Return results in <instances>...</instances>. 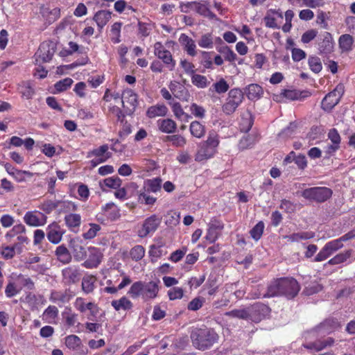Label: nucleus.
Instances as JSON below:
<instances>
[{
    "mask_svg": "<svg viewBox=\"0 0 355 355\" xmlns=\"http://www.w3.org/2000/svg\"><path fill=\"white\" fill-rule=\"evenodd\" d=\"M101 253L95 248H89V259L85 262V266L87 268H96L101 261Z\"/></svg>",
    "mask_w": 355,
    "mask_h": 355,
    "instance_id": "28",
    "label": "nucleus"
},
{
    "mask_svg": "<svg viewBox=\"0 0 355 355\" xmlns=\"http://www.w3.org/2000/svg\"><path fill=\"white\" fill-rule=\"evenodd\" d=\"M263 94L261 86L257 84H251L246 88V95L250 100L258 99Z\"/></svg>",
    "mask_w": 355,
    "mask_h": 355,
    "instance_id": "41",
    "label": "nucleus"
},
{
    "mask_svg": "<svg viewBox=\"0 0 355 355\" xmlns=\"http://www.w3.org/2000/svg\"><path fill=\"white\" fill-rule=\"evenodd\" d=\"M191 339L196 349L205 350L218 341V336L211 329L196 328L191 331Z\"/></svg>",
    "mask_w": 355,
    "mask_h": 355,
    "instance_id": "3",
    "label": "nucleus"
},
{
    "mask_svg": "<svg viewBox=\"0 0 355 355\" xmlns=\"http://www.w3.org/2000/svg\"><path fill=\"white\" fill-rule=\"evenodd\" d=\"M340 327L339 323L334 319L325 320L319 327H317L315 331L318 334H329Z\"/></svg>",
    "mask_w": 355,
    "mask_h": 355,
    "instance_id": "31",
    "label": "nucleus"
},
{
    "mask_svg": "<svg viewBox=\"0 0 355 355\" xmlns=\"http://www.w3.org/2000/svg\"><path fill=\"white\" fill-rule=\"evenodd\" d=\"M168 87L175 97L179 98L181 101H189V93L184 85L176 81H173L171 82Z\"/></svg>",
    "mask_w": 355,
    "mask_h": 355,
    "instance_id": "19",
    "label": "nucleus"
},
{
    "mask_svg": "<svg viewBox=\"0 0 355 355\" xmlns=\"http://www.w3.org/2000/svg\"><path fill=\"white\" fill-rule=\"evenodd\" d=\"M162 180L160 178L148 179L144 182L143 190L157 193L161 190Z\"/></svg>",
    "mask_w": 355,
    "mask_h": 355,
    "instance_id": "30",
    "label": "nucleus"
},
{
    "mask_svg": "<svg viewBox=\"0 0 355 355\" xmlns=\"http://www.w3.org/2000/svg\"><path fill=\"white\" fill-rule=\"evenodd\" d=\"M309 65L311 70L316 73H319L322 69L320 59L315 56H311L309 58Z\"/></svg>",
    "mask_w": 355,
    "mask_h": 355,
    "instance_id": "56",
    "label": "nucleus"
},
{
    "mask_svg": "<svg viewBox=\"0 0 355 355\" xmlns=\"http://www.w3.org/2000/svg\"><path fill=\"white\" fill-rule=\"evenodd\" d=\"M55 255L58 259L63 263H68L71 259L69 250L63 245H59L56 248Z\"/></svg>",
    "mask_w": 355,
    "mask_h": 355,
    "instance_id": "40",
    "label": "nucleus"
},
{
    "mask_svg": "<svg viewBox=\"0 0 355 355\" xmlns=\"http://www.w3.org/2000/svg\"><path fill=\"white\" fill-rule=\"evenodd\" d=\"M21 292L17 282H9L5 289L6 296L8 298L12 297Z\"/></svg>",
    "mask_w": 355,
    "mask_h": 355,
    "instance_id": "49",
    "label": "nucleus"
},
{
    "mask_svg": "<svg viewBox=\"0 0 355 355\" xmlns=\"http://www.w3.org/2000/svg\"><path fill=\"white\" fill-rule=\"evenodd\" d=\"M158 292L159 286L155 282L137 281L131 285L128 294L132 299L141 297L144 301H148L155 299Z\"/></svg>",
    "mask_w": 355,
    "mask_h": 355,
    "instance_id": "2",
    "label": "nucleus"
},
{
    "mask_svg": "<svg viewBox=\"0 0 355 355\" xmlns=\"http://www.w3.org/2000/svg\"><path fill=\"white\" fill-rule=\"evenodd\" d=\"M80 338L76 335H69L65 338V345L71 349H77L81 345Z\"/></svg>",
    "mask_w": 355,
    "mask_h": 355,
    "instance_id": "50",
    "label": "nucleus"
},
{
    "mask_svg": "<svg viewBox=\"0 0 355 355\" xmlns=\"http://www.w3.org/2000/svg\"><path fill=\"white\" fill-rule=\"evenodd\" d=\"M145 254V249L141 245L135 246L130 251L131 258L135 261L141 260Z\"/></svg>",
    "mask_w": 355,
    "mask_h": 355,
    "instance_id": "61",
    "label": "nucleus"
},
{
    "mask_svg": "<svg viewBox=\"0 0 355 355\" xmlns=\"http://www.w3.org/2000/svg\"><path fill=\"white\" fill-rule=\"evenodd\" d=\"M191 83L193 85L197 87L198 88L203 89L207 87L209 82L208 81L207 78L205 76H202L198 73H193L191 76Z\"/></svg>",
    "mask_w": 355,
    "mask_h": 355,
    "instance_id": "45",
    "label": "nucleus"
},
{
    "mask_svg": "<svg viewBox=\"0 0 355 355\" xmlns=\"http://www.w3.org/2000/svg\"><path fill=\"white\" fill-rule=\"evenodd\" d=\"M64 222L69 229L78 228L81 224V216L78 214H68L64 216Z\"/></svg>",
    "mask_w": 355,
    "mask_h": 355,
    "instance_id": "39",
    "label": "nucleus"
},
{
    "mask_svg": "<svg viewBox=\"0 0 355 355\" xmlns=\"http://www.w3.org/2000/svg\"><path fill=\"white\" fill-rule=\"evenodd\" d=\"M167 112L168 108L165 105L157 104L148 108L146 116L153 119L158 116H164L167 114Z\"/></svg>",
    "mask_w": 355,
    "mask_h": 355,
    "instance_id": "26",
    "label": "nucleus"
},
{
    "mask_svg": "<svg viewBox=\"0 0 355 355\" xmlns=\"http://www.w3.org/2000/svg\"><path fill=\"white\" fill-rule=\"evenodd\" d=\"M63 279L67 284L74 283L79 279V272L75 267H68L62 270Z\"/></svg>",
    "mask_w": 355,
    "mask_h": 355,
    "instance_id": "35",
    "label": "nucleus"
},
{
    "mask_svg": "<svg viewBox=\"0 0 355 355\" xmlns=\"http://www.w3.org/2000/svg\"><path fill=\"white\" fill-rule=\"evenodd\" d=\"M33 176V173L28 171H22L17 169V171L13 175L12 178L17 182H24L28 179L32 178Z\"/></svg>",
    "mask_w": 355,
    "mask_h": 355,
    "instance_id": "53",
    "label": "nucleus"
},
{
    "mask_svg": "<svg viewBox=\"0 0 355 355\" xmlns=\"http://www.w3.org/2000/svg\"><path fill=\"white\" fill-rule=\"evenodd\" d=\"M300 291L298 282L293 278L284 277L272 280L268 286L267 291L263 294L264 297L284 296L288 299L293 298Z\"/></svg>",
    "mask_w": 355,
    "mask_h": 355,
    "instance_id": "1",
    "label": "nucleus"
},
{
    "mask_svg": "<svg viewBox=\"0 0 355 355\" xmlns=\"http://www.w3.org/2000/svg\"><path fill=\"white\" fill-rule=\"evenodd\" d=\"M189 130L192 136L200 139L205 136L206 130L204 125L199 121H192L189 125Z\"/></svg>",
    "mask_w": 355,
    "mask_h": 355,
    "instance_id": "38",
    "label": "nucleus"
},
{
    "mask_svg": "<svg viewBox=\"0 0 355 355\" xmlns=\"http://www.w3.org/2000/svg\"><path fill=\"white\" fill-rule=\"evenodd\" d=\"M154 54L172 71L175 67V61L173 59L172 55L169 51L165 49L159 42L154 44Z\"/></svg>",
    "mask_w": 355,
    "mask_h": 355,
    "instance_id": "10",
    "label": "nucleus"
},
{
    "mask_svg": "<svg viewBox=\"0 0 355 355\" xmlns=\"http://www.w3.org/2000/svg\"><path fill=\"white\" fill-rule=\"evenodd\" d=\"M264 229V224L263 222H259L250 231L251 236L255 240L258 241L262 236Z\"/></svg>",
    "mask_w": 355,
    "mask_h": 355,
    "instance_id": "62",
    "label": "nucleus"
},
{
    "mask_svg": "<svg viewBox=\"0 0 355 355\" xmlns=\"http://www.w3.org/2000/svg\"><path fill=\"white\" fill-rule=\"evenodd\" d=\"M69 247L76 260L80 261L86 257V250L81 245L80 241L78 239H71L69 241Z\"/></svg>",
    "mask_w": 355,
    "mask_h": 355,
    "instance_id": "21",
    "label": "nucleus"
},
{
    "mask_svg": "<svg viewBox=\"0 0 355 355\" xmlns=\"http://www.w3.org/2000/svg\"><path fill=\"white\" fill-rule=\"evenodd\" d=\"M70 299L71 295L67 291H53L51 292L49 297L51 302L58 304L68 302Z\"/></svg>",
    "mask_w": 355,
    "mask_h": 355,
    "instance_id": "34",
    "label": "nucleus"
},
{
    "mask_svg": "<svg viewBox=\"0 0 355 355\" xmlns=\"http://www.w3.org/2000/svg\"><path fill=\"white\" fill-rule=\"evenodd\" d=\"M257 137L255 135L250 134L243 136L239 144V148L245 150L251 148L256 142Z\"/></svg>",
    "mask_w": 355,
    "mask_h": 355,
    "instance_id": "46",
    "label": "nucleus"
},
{
    "mask_svg": "<svg viewBox=\"0 0 355 355\" xmlns=\"http://www.w3.org/2000/svg\"><path fill=\"white\" fill-rule=\"evenodd\" d=\"M73 82L70 78H64L55 84V89L59 92H64L71 86Z\"/></svg>",
    "mask_w": 355,
    "mask_h": 355,
    "instance_id": "57",
    "label": "nucleus"
},
{
    "mask_svg": "<svg viewBox=\"0 0 355 355\" xmlns=\"http://www.w3.org/2000/svg\"><path fill=\"white\" fill-rule=\"evenodd\" d=\"M212 87L218 94H223L229 89V85L224 78H220L218 81L212 85Z\"/></svg>",
    "mask_w": 355,
    "mask_h": 355,
    "instance_id": "58",
    "label": "nucleus"
},
{
    "mask_svg": "<svg viewBox=\"0 0 355 355\" xmlns=\"http://www.w3.org/2000/svg\"><path fill=\"white\" fill-rule=\"evenodd\" d=\"M345 92V87L343 84H338L335 89L329 92L322 101V107L324 110H331L336 105Z\"/></svg>",
    "mask_w": 355,
    "mask_h": 355,
    "instance_id": "8",
    "label": "nucleus"
},
{
    "mask_svg": "<svg viewBox=\"0 0 355 355\" xmlns=\"http://www.w3.org/2000/svg\"><path fill=\"white\" fill-rule=\"evenodd\" d=\"M332 195V191L327 187H311L304 189L302 196L309 200L322 202L328 200Z\"/></svg>",
    "mask_w": 355,
    "mask_h": 355,
    "instance_id": "7",
    "label": "nucleus"
},
{
    "mask_svg": "<svg viewBox=\"0 0 355 355\" xmlns=\"http://www.w3.org/2000/svg\"><path fill=\"white\" fill-rule=\"evenodd\" d=\"M24 223L31 227L42 226L46 223V217L40 211H27L24 216Z\"/></svg>",
    "mask_w": 355,
    "mask_h": 355,
    "instance_id": "15",
    "label": "nucleus"
},
{
    "mask_svg": "<svg viewBox=\"0 0 355 355\" xmlns=\"http://www.w3.org/2000/svg\"><path fill=\"white\" fill-rule=\"evenodd\" d=\"M199 46L204 49H212L214 47V38L211 33L202 35L198 41Z\"/></svg>",
    "mask_w": 355,
    "mask_h": 355,
    "instance_id": "47",
    "label": "nucleus"
},
{
    "mask_svg": "<svg viewBox=\"0 0 355 355\" xmlns=\"http://www.w3.org/2000/svg\"><path fill=\"white\" fill-rule=\"evenodd\" d=\"M314 237V234L309 232H297L285 236L284 239L290 242H298L301 240H307Z\"/></svg>",
    "mask_w": 355,
    "mask_h": 355,
    "instance_id": "42",
    "label": "nucleus"
},
{
    "mask_svg": "<svg viewBox=\"0 0 355 355\" xmlns=\"http://www.w3.org/2000/svg\"><path fill=\"white\" fill-rule=\"evenodd\" d=\"M112 12L108 10H99L94 16L93 19L101 31L110 21Z\"/></svg>",
    "mask_w": 355,
    "mask_h": 355,
    "instance_id": "25",
    "label": "nucleus"
},
{
    "mask_svg": "<svg viewBox=\"0 0 355 355\" xmlns=\"http://www.w3.org/2000/svg\"><path fill=\"white\" fill-rule=\"evenodd\" d=\"M162 221V218L158 216L153 214L148 217L142 225L141 229L138 231V235L141 238L147 236L148 234H153Z\"/></svg>",
    "mask_w": 355,
    "mask_h": 355,
    "instance_id": "9",
    "label": "nucleus"
},
{
    "mask_svg": "<svg viewBox=\"0 0 355 355\" xmlns=\"http://www.w3.org/2000/svg\"><path fill=\"white\" fill-rule=\"evenodd\" d=\"M219 143L218 135L214 131H210L207 140L200 142L198 146V148L195 156L196 161L203 162L214 157Z\"/></svg>",
    "mask_w": 355,
    "mask_h": 355,
    "instance_id": "4",
    "label": "nucleus"
},
{
    "mask_svg": "<svg viewBox=\"0 0 355 355\" xmlns=\"http://www.w3.org/2000/svg\"><path fill=\"white\" fill-rule=\"evenodd\" d=\"M157 125L159 130L164 133H173L177 129L176 123L171 119H159Z\"/></svg>",
    "mask_w": 355,
    "mask_h": 355,
    "instance_id": "24",
    "label": "nucleus"
},
{
    "mask_svg": "<svg viewBox=\"0 0 355 355\" xmlns=\"http://www.w3.org/2000/svg\"><path fill=\"white\" fill-rule=\"evenodd\" d=\"M343 243L335 239L327 243L314 259L315 261H322L329 257L334 252L342 248Z\"/></svg>",
    "mask_w": 355,
    "mask_h": 355,
    "instance_id": "12",
    "label": "nucleus"
},
{
    "mask_svg": "<svg viewBox=\"0 0 355 355\" xmlns=\"http://www.w3.org/2000/svg\"><path fill=\"white\" fill-rule=\"evenodd\" d=\"M58 309L55 306H49L43 312L42 319L46 323L55 324L58 316Z\"/></svg>",
    "mask_w": 355,
    "mask_h": 355,
    "instance_id": "27",
    "label": "nucleus"
},
{
    "mask_svg": "<svg viewBox=\"0 0 355 355\" xmlns=\"http://www.w3.org/2000/svg\"><path fill=\"white\" fill-rule=\"evenodd\" d=\"M111 304L116 311H119L121 310L128 311L131 309L133 306L132 302L125 296H123L119 300H112Z\"/></svg>",
    "mask_w": 355,
    "mask_h": 355,
    "instance_id": "33",
    "label": "nucleus"
},
{
    "mask_svg": "<svg viewBox=\"0 0 355 355\" xmlns=\"http://www.w3.org/2000/svg\"><path fill=\"white\" fill-rule=\"evenodd\" d=\"M352 250H347L345 252L340 253L329 261V263L331 265L339 264L345 261L351 257Z\"/></svg>",
    "mask_w": 355,
    "mask_h": 355,
    "instance_id": "54",
    "label": "nucleus"
},
{
    "mask_svg": "<svg viewBox=\"0 0 355 355\" xmlns=\"http://www.w3.org/2000/svg\"><path fill=\"white\" fill-rule=\"evenodd\" d=\"M89 228L83 233V236L85 239H92L94 238L97 232L101 230L98 225L94 223H89Z\"/></svg>",
    "mask_w": 355,
    "mask_h": 355,
    "instance_id": "60",
    "label": "nucleus"
},
{
    "mask_svg": "<svg viewBox=\"0 0 355 355\" xmlns=\"http://www.w3.org/2000/svg\"><path fill=\"white\" fill-rule=\"evenodd\" d=\"M334 42L330 33L324 32L321 35V41L318 42V50L320 54L330 53L334 49Z\"/></svg>",
    "mask_w": 355,
    "mask_h": 355,
    "instance_id": "18",
    "label": "nucleus"
},
{
    "mask_svg": "<svg viewBox=\"0 0 355 355\" xmlns=\"http://www.w3.org/2000/svg\"><path fill=\"white\" fill-rule=\"evenodd\" d=\"M108 146L105 144L94 149L90 153V155L94 157V158L90 162L92 167H96L98 164L106 162L110 157H111L112 153L108 151Z\"/></svg>",
    "mask_w": 355,
    "mask_h": 355,
    "instance_id": "14",
    "label": "nucleus"
},
{
    "mask_svg": "<svg viewBox=\"0 0 355 355\" xmlns=\"http://www.w3.org/2000/svg\"><path fill=\"white\" fill-rule=\"evenodd\" d=\"M16 282L19 287H21V291L23 288H26L28 290H33L35 288V284L33 281L26 275H19L17 276Z\"/></svg>",
    "mask_w": 355,
    "mask_h": 355,
    "instance_id": "44",
    "label": "nucleus"
},
{
    "mask_svg": "<svg viewBox=\"0 0 355 355\" xmlns=\"http://www.w3.org/2000/svg\"><path fill=\"white\" fill-rule=\"evenodd\" d=\"M166 141L171 142L175 147H183L187 144V139L180 135L167 136Z\"/></svg>",
    "mask_w": 355,
    "mask_h": 355,
    "instance_id": "52",
    "label": "nucleus"
},
{
    "mask_svg": "<svg viewBox=\"0 0 355 355\" xmlns=\"http://www.w3.org/2000/svg\"><path fill=\"white\" fill-rule=\"evenodd\" d=\"M180 66L187 75L191 76L195 73V65L186 59H181Z\"/></svg>",
    "mask_w": 355,
    "mask_h": 355,
    "instance_id": "63",
    "label": "nucleus"
},
{
    "mask_svg": "<svg viewBox=\"0 0 355 355\" xmlns=\"http://www.w3.org/2000/svg\"><path fill=\"white\" fill-rule=\"evenodd\" d=\"M96 281V279L93 275H86L83 277L82 281V289L85 293L88 294L94 291Z\"/></svg>",
    "mask_w": 355,
    "mask_h": 355,
    "instance_id": "43",
    "label": "nucleus"
},
{
    "mask_svg": "<svg viewBox=\"0 0 355 355\" xmlns=\"http://www.w3.org/2000/svg\"><path fill=\"white\" fill-rule=\"evenodd\" d=\"M268 311V307L267 306L257 304L250 307L227 311L225 315L231 318L243 320L250 319L252 321L258 322Z\"/></svg>",
    "mask_w": 355,
    "mask_h": 355,
    "instance_id": "5",
    "label": "nucleus"
},
{
    "mask_svg": "<svg viewBox=\"0 0 355 355\" xmlns=\"http://www.w3.org/2000/svg\"><path fill=\"white\" fill-rule=\"evenodd\" d=\"M243 99V94L239 89H232L222 107L223 112L230 115L234 113Z\"/></svg>",
    "mask_w": 355,
    "mask_h": 355,
    "instance_id": "6",
    "label": "nucleus"
},
{
    "mask_svg": "<svg viewBox=\"0 0 355 355\" xmlns=\"http://www.w3.org/2000/svg\"><path fill=\"white\" fill-rule=\"evenodd\" d=\"M138 200L141 203H144L147 205H153L157 198L151 195H150V192L141 190L139 193Z\"/></svg>",
    "mask_w": 355,
    "mask_h": 355,
    "instance_id": "48",
    "label": "nucleus"
},
{
    "mask_svg": "<svg viewBox=\"0 0 355 355\" xmlns=\"http://www.w3.org/2000/svg\"><path fill=\"white\" fill-rule=\"evenodd\" d=\"M180 214L171 211L166 216V224L170 227L176 226L180 223Z\"/></svg>",
    "mask_w": 355,
    "mask_h": 355,
    "instance_id": "55",
    "label": "nucleus"
},
{
    "mask_svg": "<svg viewBox=\"0 0 355 355\" xmlns=\"http://www.w3.org/2000/svg\"><path fill=\"white\" fill-rule=\"evenodd\" d=\"M354 38L349 34L342 35L338 39V45L342 52H349L352 50Z\"/></svg>",
    "mask_w": 355,
    "mask_h": 355,
    "instance_id": "36",
    "label": "nucleus"
},
{
    "mask_svg": "<svg viewBox=\"0 0 355 355\" xmlns=\"http://www.w3.org/2000/svg\"><path fill=\"white\" fill-rule=\"evenodd\" d=\"M55 53L54 45L50 42L42 43L36 52L35 61L38 64L50 61Z\"/></svg>",
    "mask_w": 355,
    "mask_h": 355,
    "instance_id": "11",
    "label": "nucleus"
},
{
    "mask_svg": "<svg viewBox=\"0 0 355 355\" xmlns=\"http://www.w3.org/2000/svg\"><path fill=\"white\" fill-rule=\"evenodd\" d=\"M74 308L81 313H85L89 311L90 314L87 317L89 320H92V317L95 316L98 313L97 305L92 302H86L85 300L83 297H77L73 302Z\"/></svg>",
    "mask_w": 355,
    "mask_h": 355,
    "instance_id": "13",
    "label": "nucleus"
},
{
    "mask_svg": "<svg viewBox=\"0 0 355 355\" xmlns=\"http://www.w3.org/2000/svg\"><path fill=\"white\" fill-rule=\"evenodd\" d=\"M223 228V224L220 222H216L211 224L208 228L206 235V239L209 243L215 242L220 235V230Z\"/></svg>",
    "mask_w": 355,
    "mask_h": 355,
    "instance_id": "29",
    "label": "nucleus"
},
{
    "mask_svg": "<svg viewBox=\"0 0 355 355\" xmlns=\"http://www.w3.org/2000/svg\"><path fill=\"white\" fill-rule=\"evenodd\" d=\"M65 231L56 223L48 225L46 228V236L48 240L53 244L59 243Z\"/></svg>",
    "mask_w": 355,
    "mask_h": 355,
    "instance_id": "16",
    "label": "nucleus"
},
{
    "mask_svg": "<svg viewBox=\"0 0 355 355\" xmlns=\"http://www.w3.org/2000/svg\"><path fill=\"white\" fill-rule=\"evenodd\" d=\"M26 232V227L24 225L21 223L17 224L12 227V228L9 230L6 234V238L7 239H11L13 237H15L21 233H25Z\"/></svg>",
    "mask_w": 355,
    "mask_h": 355,
    "instance_id": "51",
    "label": "nucleus"
},
{
    "mask_svg": "<svg viewBox=\"0 0 355 355\" xmlns=\"http://www.w3.org/2000/svg\"><path fill=\"white\" fill-rule=\"evenodd\" d=\"M179 41L189 55L193 57L196 55V45L192 38L182 33L180 36Z\"/></svg>",
    "mask_w": 355,
    "mask_h": 355,
    "instance_id": "22",
    "label": "nucleus"
},
{
    "mask_svg": "<svg viewBox=\"0 0 355 355\" xmlns=\"http://www.w3.org/2000/svg\"><path fill=\"white\" fill-rule=\"evenodd\" d=\"M61 203L67 204V207L71 210L76 211L77 209V205L76 204H74L73 202H61V201L55 200H46V201L43 202L40 205V208L42 210H43L44 211H45L46 213L49 214V213L51 212L53 210H54L55 208L59 207Z\"/></svg>",
    "mask_w": 355,
    "mask_h": 355,
    "instance_id": "20",
    "label": "nucleus"
},
{
    "mask_svg": "<svg viewBox=\"0 0 355 355\" xmlns=\"http://www.w3.org/2000/svg\"><path fill=\"white\" fill-rule=\"evenodd\" d=\"M170 104L171 105L172 111L177 119H182L184 117H189V115L184 112L181 105L179 103L175 102Z\"/></svg>",
    "mask_w": 355,
    "mask_h": 355,
    "instance_id": "59",
    "label": "nucleus"
},
{
    "mask_svg": "<svg viewBox=\"0 0 355 355\" xmlns=\"http://www.w3.org/2000/svg\"><path fill=\"white\" fill-rule=\"evenodd\" d=\"M192 9L200 15L209 19H214L216 17V15L210 10L209 6L206 3L194 2L192 5Z\"/></svg>",
    "mask_w": 355,
    "mask_h": 355,
    "instance_id": "37",
    "label": "nucleus"
},
{
    "mask_svg": "<svg viewBox=\"0 0 355 355\" xmlns=\"http://www.w3.org/2000/svg\"><path fill=\"white\" fill-rule=\"evenodd\" d=\"M334 343V340L332 338H327L323 341L318 340L313 343L304 344V346L311 350L318 352L328 346H331Z\"/></svg>",
    "mask_w": 355,
    "mask_h": 355,
    "instance_id": "32",
    "label": "nucleus"
},
{
    "mask_svg": "<svg viewBox=\"0 0 355 355\" xmlns=\"http://www.w3.org/2000/svg\"><path fill=\"white\" fill-rule=\"evenodd\" d=\"M121 101L123 107L135 108L137 105V96L132 89H125Z\"/></svg>",
    "mask_w": 355,
    "mask_h": 355,
    "instance_id": "23",
    "label": "nucleus"
},
{
    "mask_svg": "<svg viewBox=\"0 0 355 355\" xmlns=\"http://www.w3.org/2000/svg\"><path fill=\"white\" fill-rule=\"evenodd\" d=\"M279 19H283V14L279 10H268L263 19L266 26L274 29L279 28Z\"/></svg>",
    "mask_w": 355,
    "mask_h": 355,
    "instance_id": "17",
    "label": "nucleus"
},
{
    "mask_svg": "<svg viewBox=\"0 0 355 355\" xmlns=\"http://www.w3.org/2000/svg\"><path fill=\"white\" fill-rule=\"evenodd\" d=\"M122 183L121 180L118 177H110L104 180L105 187L111 189H118Z\"/></svg>",
    "mask_w": 355,
    "mask_h": 355,
    "instance_id": "64",
    "label": "nucleus"
}]
</instances>
